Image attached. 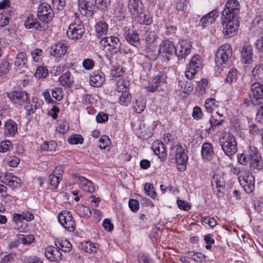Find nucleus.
Wrapping results in <instances>:
<instances>
[{
    "label": "nucleus",
    "instance_id": "nucleus-17",
    "mask_svg": "<svg viewBox=\"0 0 263 263\" xmlns=\"http://www.w3.org/2000/svg\"><path fill=\"white\" fill-rule=\"evenodd\" d=\"M28 59L26 53L23 51H20L16 54L14 61V66L16 70H24L27 68Z\"/></svg>",
    "mask_w": 263,
    "mask_h": 263
},
{
    "label": "nucleus",
    "instance_id": "nucleus-12",
    "mask_svg": "<svg viewBox=\"0 0 263 263\" xmlns=\"http://www.w3.org/2000/svg\"><path fill=\"white\" fill-rule=\"evenodd\" d=\"M58 220L60 223L65 229L69 232H73L75 230L76 223L71 213L67 210L62 211L58 216Z\"/></svg>",
    "mask_w": 263,
    "mask_h": 263
},
{
    "label": "nucleus",
    "instance_id": "nucleus-8",
    "mask_svg": "<svg viewBox=\"0 0 263 263\" xmlns=\"http://www.w3.org/2000/svg\"><path fill=\"white\" fill-rule=\"evenodd\" d=\"M240 184L247 193H251L254 190V177L249 170H244L238 176Z\"/></svg>",
    "mask_w": 263,
    "mask_h": 263
},
{
    "label": "nucleus",
    "instance_id": "nucleus-3",
    "mask_svg": "<svg viewBox=\"0 0 263 263\" xmlns=\"http://www.w3.org/2000/svg\"><path fill=\"white\" fill-rule=\"evenodd\" d=\"M219 142L223 152L227 156H232L237 152V143L232 134H225L219 139Z\"/></svg>",
    "mask_w": 263,
    "mask_h": 263
},
{
    "label": "nucleus",
    "instance_id": "nucleus-4",
    "mask_svg": "<svg viewBox=\"0 0 263 263\" xmlns=\"http://www.w3.org/2000/svg\"><path fill=\"white\" fill-rule=\"evenodd\" d=\"M170 156L172 159L175 157L176 163L178 164V168L180 171L185 170L188 157L185 148L181 145H176L172 148Z\"/></svg>",
    "mask_w": 263,
    "mask_h": 263
},
{
    "label": "nucleus",
    "instance_id": "nucleus-24",
    "mask_svg": "<svg viewBox=\"0 0 263 263\" xmlns=\"http://www.w3.org/2000/svg\"><path fill=\"white\" fill-rule=\"evenodd\" d=\"M142 8L141 0H129L128 8L132 15L137 16L142 11Z\"/></svg>",
    "mask_w": 263,
    "mask_h": 263
},
{
    "label": "nucleus",
    "instance_id": "nucleus-50",
    "mask_svg": "<svg viewBox=\"0 0 263 263\" xmlns=\"http://www.w3.org/2000/svg\"><path fill=\"white\" fill-rule=\"evenodd\" d=\"M146 107L145 101L142 99L137 100L134 105V109L136 112L141 113Z\"/></svg>",
    "mask_w": 263,
    "mask_h": 263
},
{
    "label": "nucleus",
    "instance_id": "nucleus-38",
    "mask_svg": "<svg viewBox=\"0 0 263 263\" xmlns=\"http://www.w3.org/2000/svg\"><path fill=\"white\" fill-rule=\"evenodd\" d=\"M211 183L213 187L220 189L224 186V181L223 178L220 174H214L211 180Z\"/></svg>",
    "mask_w": 263,
    "mask_h": 263
},
{
    "label": "nucleus",
    "instance_id": "nucleus-2",
    "mask_svg": "<svg viewBox=\"0 0 263 263\" xmlns=\"http://www.w3.org/2000/svg\"><path fill=\"white\" fill-rule=\"evenodd\" d=\"M100 43L102 49L108 56L121 53V43L117 37L104 36Z\"/></svg>",
    "mask_w": 263,
    "mask_h": 263
},
{
    "label": "nucleus",
    "instance_id": "nucleus-56",
    "mask_svg": "<svg viewBox=\"0 0 263 263\" xmlns=\"http://www.w3.org/2000/svg\"><path fill=\"white\" fill-rule=\"evenodd\" d=\"M13 144L9 140H6L0 143V153H5L12 149Z\"/></svg>",
    "mask_w": 263,
    "mask_h": 263
},
{
    "label": "nucleus",
    "instance_id": "nucleus-13",
    "mask_svg": "<svg viewBox=\"0 0 263 263\" xmlns=\"http://www.w3.org/2000/svg\"><path fill=\"white\" fill-rule=\"evenodd\" d=\"M37 15L41 21L47 25V23L52 20L54 12L50 5L41 3L38 7Z\"/></svg>",
    "mask_w": 263,
    "mask_h": 263
},
{
    "label": "nucleus",
    "instance_id": "nucleus-44",
    "mask_svg": "<svg viewBox=\"0 0 263 263\" xmlns=\"http://www.w3.org/2000/svg\"><path fill=\"white\" fill-rule=\"evenodd\" d=\"M34 219L33 215L28 212L23 213L22 214L15 213L14 214V219L16 221L25 220L27 221H31Z\"/></svg>",
    "mask_w": 263,
    "mask_h": 263
},
{
    "label": "nucleus",
    "instance_id": "nucleus-52",
    "mask_svg": "<svg viewBox=\"0 0 263 263\" xmlns=\"http://www.w3.org/2000/svg\"><path fill=\"white\" fill-rule=\"evenodd\" d=\"M130 95L128 91L125 92L121 95L119 102L122 106H127L130 103Z\"/></svg>",
    "mask_w": 263,
    "mask_h": 263
},
{
    "label": "nucleus",
    "instance_id": "nucleus-16",
    "mask_svg": "<svg viewBox=\"0 0 263 263\" xmlns=\"http://www.w3.org/2000/svg\"><path fill=\"white\" fill-rule=\"evenodd\" d=\"M2 182L12 188H20L22 186L21 179L16 177L11 173H6Z\"/></svg>",
    "mask_w": 263,
    "mask_h": 263
},
{
    "label": "nucleus",
    "instance_id": "nucleus-41",
    "mask_svg": "<svg viewBox=\"0 0 263 263\" xmlns=\"http://www.w3.org/2000/svg\"><path fill=\"white\" fill-rule=\"evenodd\" d=\"M83 247L85 252L93 254L97 253L99 247V245L88 241L85 242Z\"/></svg>",
    "mask_w": 263,
    "mask_h": 263
},
{
    "label": "nucleus",
    "instance_id": "nucleus-9",
    "mask_svg": "<svg viewBox=\"0 0 263 263\" xmlns=\"http://www.w3.org/2000/svg\"><path fill=\"white\" fill-rule=\"evenodd\" d=\"M250 98L251 102L255 106L263 104V84L259 82L252 84Z\"/></svg>",
    "mask_w": 263,
    "mask_h": 263
},
{
    "label": "nucleus",
    "instance_id": "nucleus-45",
    "mask_svg": "<svg viewBox=\"0 0 263 263\" xmlns=\"http://www.w3.org/2000/svg\"><path fill=\"white\" fill-rule=\"evenodd\" d=\"M179 85L180 91L184 93H189L193 89L191 83L187 81H180Z\"/></svg>",
    "mask_w": 263,
    "mask_h": 263
},
{
    "label": "nucleus",
    "instance_id": "nucleus-25",
    "mask_svg": "<svg viewBox=\"0 0 263 263\" xmlns=\"http://www.w3.org/2000/svg\"><path fill=\"white\" fill-rule=\"evenodd\" d=\"M17 124L12 120L5 122L4 134L6 137H14L17 133Z\"/></svg>",
    "mask_w": 263,
    "mask_h": 263
},
{
    "label": "nucleus",
    "instance_id": "nucleus-54",
    "mask_svg": "<svg viewBox=\"0 0 263 263\" xmlns=\"http://www.w3.org/2000/svg\"><path fill=\"white\" fill-rule=\"evenodd\" d=\"M158 36L155 31H146L145 34V40L147 44H151L155 42Z\"/></svg>",
    "mask_w": 263,
    "mask_h": 263
},
{
    "label": "nucleus",
    "instance_id": "nucleus-29",
    "mask_svg": "<svg viewBox=\"0 0 263 263\" xmlns=\"http://www.w3.org/2000/svg\"><path fill=\"white\" fill-rule=\"evenodd\" d=\"M124 35L126 40L129 43L137 46L139 43V35L137 31L130 29H125Z\"/></svg>",
    "mask_w": 263,
    "mask_h": 263
},
{
    "label": "nucleus",
    "instance_id": "nucleus-21",
    "mask_svg": "<svg viewBox=\"0 0 263 263\" xmlns=\"http://www.w3.org/2000/svg\"><path fill=\"white\" fill-rule=\"evenodd\" d=\"M105 81V76L101 71H96L92 72L89 77L90 84L93 87H100Z\"/></svg>",
    "mask_w": 263,
    "mask_h": 263
},
{
    "label": "nucleus",
    "instance_id": "nucleus-11",
    "mask_svg": "<svg viewBox=\"0 0 263 263\" xmlns=\"http://www.w3.org/2000/svg\"><path fill=\"white\" fill-rule=\"evenodd\" d=\"M7 97L10 101L16 106L23 105L27 101H30L28 93L21 90H15L7 92Z\"/></svg>",
    "mask_w": 263,
    "mask_h": 263
},
{
    "label": "nucleus",
    "instance_id": "nucleus-64",
    "mask_svg": "<svg viewBox=\"0 0 263 263\" xmlns=\"http://www.w3.org/2000/svg\"><path fill=\"white\" fill-rule=\"evenodd\" d=\"M16 256L14 253L5 255L2 259L1 263H13Z\"/></svg>",
    "mask_w": 263,
    "mask_h": 263
},
{
    "label": "nucleus",
    "instance_id": "nucleus-26",
    "mask_svg": "<svg viewBox=\"0 0 263 263\" xmlns=\"http://www.w3.org/2000/svg\"><path fill=\"white\" fill-rule=\"evenodd\" d=\"M241 62L243 64H250L252 61L253 50L250 45L244 46L241 50Z\"/></svg>",
    "mask_w": 263,
    "mask_h": 263
},
{
    "label": "nucleus",
    "instance_id": "nucleus-7",
    "mask_svg": "<svg viewBox=\"0 0 263 263\" xmlns=\"http://www.w3.org/2000/svg\"><path fill=\"white\" fill-rule=\"evenodd\" d=\"M223 33L224 36L231 37L234 36L237 32L239 26L238 19L222 17Z\"/></svg>",
    "mask_w": 263,
    "mask_h": 263
},
{
    "label": "nucleus",
    "instance_id": "nucleus-59",
    "mask_svg": "<svg viewBox=\"0 0 263 263\" xmlns=\"http://www.w3.org/2000/svg\"><path fill=\"white\" fill-rule=\"evenodd\" d=\"M60 180L61 179L59 178L58 176L52 174H50L49 176V183L53 189H55L58 187Z\"/></svg>",
    "mask_w": 263,
    "mask_h": 263
},
{
    "label": "nucleus",
    "instance_id": "nucleus-51",
    "mask_svg": "<svg viewBox=\"0 0 263 263\" xmlns=\"http://www.w3.org/2000/svg\"><path fill=\"white\" fill-rule=\"evenodd\" d=\"M48 71L44 66H40L37 68L34 76L37 79L44 78L47 76Z\"/></svg>",
    "mask_w": 263,
    "mask_h": 263
},
{
    "label": "nucleus",
    "instance_id": "nucleus-62",
    "mask_svg": "<svg viewBox=\"0 0 263 263\" xmlns=\"http://www.w3.org/2000/svg\"><path fill=\"white\" fill-rule=\"evenodd\" d=\"M7 164L12 167H16L20 162V159L14 156H8L6 159Z\"/></svg>",
    "mask_w": 263,
    "mask_h": 263
},
{
    "label": "nucleus",
    "instance_id": "nucleus-20",
    "mask_svg": "<svg viewBox=\"0 0 263 263\" xmlns=\"http://www.w3.org/2000/svg\"><path fill=\"white\" fill-rule=\"evenodd\" d=\"M67 49L68 46L66 43L59 42L51 47L50 52L54 57H61L66 53Z\"/></svg>",
    "mask_w": 263,
    "mask_h": 263
},
{
    "label": "nucleus",
    "instance_id": "nucleus-36",
    "mask_svg": "<svg viewBox=\"0 0 263 263\" xmlns=\"http://www.w3.org/2000/svg\"><path fill=\"white\" fill-rule=\"evenodd\" d=\"M252 76L255 80L263 82V64L256 65L252 70Z\"/></svg>",
    "mask_w": 263,
    "mask_h": 263
},
{
    "label": "nucleus",
    "instance_id": "nucleus-53",
    "mask_svg": "<svg viewBox=\"0 0 263 263\" xmlns=\"http://www.w3.org/2000/svg\"><path fill=\"white\" fill-rule=\"evenodd\" d=\"M10 16L9 13L6 11H3L0 12V27H4L8 24Z\"/></svg>",
    "mask_w": 263,
    "mask_h": 263
},
{
    "label": "nucleus",
    "instance_id": "nucleus-57",
    "mask_svg": "<svg viewBox=\"0 0 263 263\" xmlns=\"http://www.w3.org/2000/svg\"><path fill=\"white\" fill-rule=\"evenodd\" d=\"M189 256L191 259H192L196 262H200L204 258V255L199 252H195L193 251L189 252Z\"/></svg>",
    "mask_w": 263,
    "mask_h": 263
},
{
    "label": "nucleus",
    "instance_id": "nucleus-22",
    "mask_svg": "<svg viewBox=\"0 0 263 263\" xmlns=\"http://www.w3.org/2000/svg\"><path fill=\"white\" fill-rule=\"evenodd\" d=\"M45 255L47 258L51 261H58L61 259L62 254L55 247H48L45 251Z\"/></svg>",
    "mask_w": 263,
    "mask_h": 263
},
{
    "label": "nucleus",
    "instance_id": "nucleus-28",
    "mask_svg": "<svg viewBox=\"0 0 263 263\" xmlns=\"http://www.w3.org/2000/svg\"><path fill=\"white\" fill-rule=\"evenodd\" d=\"M152 148L154 153L160 158H166V149L164 144L158 140L153 142Z\"/></svg>",
    "mask_w": 263,
    "mask_h": 263
},
{
    "label": "nucleus",
    "instance_id": "nucleus-18",
    "mask_svg": "<svg viewBox=\"0 0 263 263\" xmlns=\"http://www.w3.org/2000/svg\"><path fill=\"white\" fill-rule=\"evenodd\" d=\"M25 27L29 29L34 28L36 30H45L48 26L47 24L40 23L32 14H29L24 24Z\"/></svg>",
    "mask_w": 263,
    "mask_h": 263
},
{
    "label": "nucleus",
    "instance_id": "nucleus-30",
    "mask_svg": "<svg viewBox=\"0 0 263 263\" xmlns=\"http://www.w3.org/2000/svg\"><path fill=\"white\" fill-rule=\"evenodd\" d=\"M96 34L99 37L103 38L106 35L108 31V26L107 24L104 21L98 22L95 26Z\"/></svg>",
    "mask_w": 263,
    "mask_h": 263
},
{
    "label": "nucleus",
    "instance_id": "nucleus-40",
    "mask_svg": "<svg viewBox=\"0 0 263 263\" xmlns=\"http://www.w3.org/2000/svg\"><path fill=\"white\" fill-rule=\"evenodd\" d=\"M76 212L80 217H89L91 215L90 209L83 204L78 205L76 208Z\"/></svg>",
    "mask_w": 263,
    "mask_h": 263
},
{
    "label": "nucleus",
    "instance_id": "nucleus-32",
    "mask_svg": "<svg viewBox=\"0 0 263 263\" xmlns=\"http://www.w3.org/2000/svg\"><path fill=\"white\" fill-rule=\"evenodd\" d=\"M137 21L141 25H149L153 22V17L151 14L148 12H140L139 14L137 15Z\"/></svg>",
    "mask_w": 263,
    "mask_h": 263
},
{
    "label": "nucleus",
    "instance_id": "nucleus-10",
    "mask_svg": "<svg viewBox=\"0 0 263 263\" xmlns=\"http://www.w3.org/2000/svg\"><path fill=\"white\" fill-rule=\"evenodd\" d=\"M202 68L201 57L198 54L193 56L185 70V76L188 79H192L198 71L201 70Z\"/></svg>",
    "mask_w": 263,
    "mask_h": 263
},
{
    "label": "nucleus",
    "instance_id": "nucleus-1",
    "mask_svg": "<svg viewBox=\"0 0 263 263\" xmlns=\"http://www.w3.org/2000/svg\"><path fill=\"white\" fill-rule=\"evenodd\" d=\"M238 161L243 165H249L250 172L257 173L261 170L263 161L258 149L254 146H250L245 153L237 155Z\"/></svg>",
    "mask_w": 263,
    "mask_h": 263
},
{
    "label": "nucleus",
    "instance_id": "nucleus-37",
    "mask_svg": "<svg viewBox=\"0 0 263 263\" xmlns=\"http://www.w3.org/2000/svg\"><path fill=\"white\" fill-rule=\"evenodd\" d=\"M59 81L60 84L64 87H69L73 82L70 77V73L69 71H67L62 74L60 77Z\"/></svg>",
    "mask_w": 263,
    "mask_h": 263
},
{
    "label": "nucleus",
    "instance_id": "nucleus-19",
    "mask_svg": "<svg viewBox=\"0 0 263 263\" xmlns=\"http://www.w3.org/2000/svg\"><path fill=\"white\" fill-rule=\"evenodd\" d=\"M166 77V76L163 73H160L155 76L146 87L147 91L152 92L157 91L160 84L165 82Z\"/></svg>",
    "mask_w": 263,
    "mask_h": 263
},
{
    "label": "nucleus",
    "instance_id": "nucleus-47",
    "mask_svg": "<svg viewBox=\"0 0 263 263\" xmlns=\"http://www.w3.org/2000/svg\"><path fill=\"white\" fill-rule=\"evenodd\" d=\"M57 143L54 141H45L41 145V148L42 151L53 152L55 150Z\"/></svg>",
    "mask_w": 263,
    "mask_h": 263
},
{
    "label": "nucleus",
    "instance_id": "nucleus-34",
    "mask_svg": "<svg viewBox=\"0 0 263 263\" xmlns=\"http://www.w3.org/2000/svg\"><path fill=\"white\" fill-rule=\"evenodd\" d=\"M78 179L80 182L81 187L86 192L92 193L95 190V188L92 183L82 176H78Z\"/></svg>",
    "mask_w": 263,
    "mask_h": 263
},
{
    "label": "nucleus",
    "instance_id": "nucleus-35",
    "mask_svg": "<svg viewBox=\"0 0 263 263\" xmlns=\"http://www.w3.org/2000/svg\"><path fill=\"white\" fill-rule=\"evenodd\" d=\"M201 154L203 159L210 160L213 157L214 151L212 145L210 143H205L202 146Z\"/></svg>",
    "mask_w": 263,
    "mask_h": 263
},
{
    "label": "nucleus",
    "instance_id": "nucleus-6",
    "mask_svg": "<svg viewBox=\"0 0 263 263\" xmlns=\"http://www.w3.org/2000/svg\"><path fill=\"white\" fill-rule=\"evenodd\" d=\"M240 5L237 0H228L227 1L222 12V17L228 19H239Z\"/></svg>",
    "mask_w": 263,
    "mask_h": 263
},
{
    "label": "nucleus",
    "instance_id": "nucleus-49",
    "mask_svg": "<svg viewBox=\"0 0 263 263\" xmlns=\"http://www.w3.org/2000/svg\"><path fill=\"white\" fill-rule=\"evenodd\" d=\"M238 71L236 69L229 70L226 77V81L230 84L235 82L237 79Z\"/></svg>",
    "mask_w": 263,
    "mask_h": 263
},
{
    "label": "nucleus",
    "instance_id": "nucleus-60",
    "mask_svg": "<svg viewBox=\"0 0 263 263\" xmlns=\"http://www.w3.org/2000/svg\"><path fill=\"white\" fill-rule=\"evenodd\" d=\"M110 0H95V4L97 8L102 10H106L109 5Z\"/></svg>",
    "mask_w": 263,
    "mask_h": 263
},
{
    "label": "nucleus",
    "instance_id": "nucleus-42",
    "mask_svg": "<svg viewBox=\"0 0 263 263\" xmlns=\"http://www.w3.org/2000/svg\"><path fill=\"white\" fill-rule=\"evenodd\" d=\"M25 106V108L29 115L33 114L35 110L39 108L40 106V103L34 99L32 100L31 104H30L29 101H27Z\"/></svg>",
    "mask_w": 263,
    "mask_h": 263
},
{
    "label": "nucleus",
    "instance_id": "nucleus-14",
    "mask_svg": "<svg viewBox=\"0 0 263 263\" xmlns=\"http://www.w3.org/2000/svg\"><path fill=\"white\" fill-rule=\"evenodd\" d=\"M84 27L83 24L78 20L77 22H74L71 23L66 32L67 36L72 40H78L80 39L84 33Z\"/></svg>",
    "mask_w": 263,
    "mask_h": 263
},
{
    "label": "nucleus",
    "instance_id": "nucleus-58",
    "mask_svg": "<svg viewBox=\"0 0 263 263\" xmlns=\"http://www.w3.org/2000/svg\"><path fill=\"white\" fill-rule=\"evenodd\" d=\"M145 194L152 198H154L157 196V193L154 190L153 186L151 183H146L144 186Z\"/></svg>",
    "mask_w": 263,
    "mask_h": 263
},
{
    "label": "nucleus",
    "instance_id": "nucleus-31",
    "mask_svg": "<svg viewBox=\"0 0 263 263\" xmlns=\"http://www.w3.org/2000/svg\"><path fill=\"white\" fill-rule=\"evenodd\" d=\"M138 132L141 138L148 139L152 136V128L144 122L141 123L138 128Z\"/></svg>",
    "mask_w": 263,
    "mask_h": 263
},
{
    "label": "nucleus",
    "instance_id": "nucleus-46",
    "mask_svg": "<svg viewBox=\"0 0 263 263\" xmlns=\"http://www.w3.org/2000/svg\"><path fill=\"white\" fill-rule=\"evenodd\" d=\"M17 238H18L20 240V241L24 245L31 244L34 241V237L32 234H17Z\"/></svg>",
    "mask_w": 263,
    "mask_h": 263
},
{
    "label": "nucleus",
    "instance_id": "nucleus-63",
    "mask_svg": "<svg viewBox=\"0 0 263 263\" xmlns=\"http://www.w3.org/2000/svg\"><path fill=\"white\" fill-rule=\"evenodd\" d=\"M57 130L60 133H65L68 129L69 126L67 123L65 121H61L59 122L56 127Z\"/></svg>",
    "mask_w": 263,
    "mask_h": 263
},
{
    "label": "nucleus",
    "instance_id": "nucleus-61",
    "mask_svg": "<svg viewBox=\"0 0 263 263\" xmlns=\"http://www.w3.org/2000/svg\"><path fill=\"white\" fill-rule=\"evenodd\" d=\"M110 140L108 136L104 135L99 139V147L101 149H105L110 144Z\"/></svg>",
    "mask_w": 263,
    "mask_h": 263
},
{
    "label": "nucleus",
    "instance_id": "nucleus-15",
    "mask_svg": "<svg viewBox=\"0 0 263 263\" xmlns=\"http://www.w3.org/2000/svg\"><path fill=\"white\" fill-rule=\"evenodd\" d=\"M192 44L187 40H181L179 42L177 47H175V53L180 59H183L191 52Z\"/></svg>",
    "mask_w": 263,
    "mask_h": 263
},
{
    "label": "nucleus",
    "instance_id": "nucleus-55",
    "mask_svg": "<svg viewBox=\"0 0 263 263\" xmlns=\"http://www.w3.org/2000/svg\"><path fill=\"white\" fill-rule=\"evenodd\" d=\"M67 141L71 144H82L83 142V138L80 135L75 134L71 135Z\"/></svg>",
    "mask_w": 263,
    "mask_h": 263
},
{
    "label": "nucleus",
    "instance_id": "nucleus-43",
    "mask_svg": "<svg viewBox=\"0 0 263 263\" xmlns=\"http://www.w3.org/2000/svg\"><path fill=\"white\" fill-rule=\"evenodd\" d=\"M129 86V82L122 79H120L117 82V87L116 90L119 92H125L128 91Z\"/></svg>",
    "mask_w": 263,
    "mask_h": 263
},
{
    "label": "nucleus",
    "instance_id": "nucleus-5",
    "mask_svg": "<svg viewBox=\"0 0 263 263\" xmlns=\"http://www.w3.org/2000/svg\"><path fill=\"white\" fill-rule=\"evenodd\" d=\"M232 55V48L229 44L221 45L215 54V63L217 65L228 64Z\"/></svg>",
    "mask_w": 263,
    "mask_h": 263
},
{
    "label": "nucleus",
    "instance_id": "nucleus-39",
    "mask_svg": "<svg viewBox=\"0 0 263 263\" xmlns=\"http://www.w3.org/2000/svg\"><path fill=\"white\" fill-rule=\"evenodd\" d=\"M219 102L215 99H208L205 102V108L208 112H212L217 109Z\"/></svg>",
    "mask_w": 263,
    "mask_h": 263
},
{
    "label": "nucleus",
    "instance_id": "nucleus-48",
    "mask_svg": "<svg viewBox=\"0 0 263 263\" xmlns=\"http://www.w3.org/2000/svg\"><path fill=\"white\" fill-rule=\"evenodd\" d=\"M57 246L59 249L65 252H69L72 248L71 244L66 240L59 242Z\"/></svg>",
    "mask_w": 263,
    "mask_h": 263
},
{
    "label": "nucleus",
    "instance_id": "nucleus-23",
    "mask_svg": "<svg viewBox=\"0 0 263 263\" xmlns=\"http://www.w3.org/2000/svg\"><path fill=\"white\" fill-rule=\"evenodd\" d=\"M218 16V12L216 9H214L207 14L203 16L200 20L199 25L202 27H205L210 24H213L215 22L216 18Z\"/></svg>",
    "mask_w": 263,
    "mask_h": 263
},
{
    "label": "nucleus",
    "instance_id": "nucleus-33",
    "mask_svg": "<svg viewBox=\"0 0 263 263\" xmlns=\"http://www.w3.org/2000/svg\"><path fill=\"white\" fill-rule=\"evenodd\" d=\"M79 8L81 14L85 16H91L93 14L91 6L86 0L78 1Z\"/></svg>",
    "mask_w": 263,
    "mask_h": 263
},
{
    "label": "nucleus",
    "instance_id": "nucleus-27",
    "mask_svg": "<svg viewBox=\"0 0 263 263\" xmlns=\"http://www.w3.org/2000/svg\"><path fill=\"white\" fill-rule=\"evenodd\" d=\"M175 47L172 42L168 40H165L162 42L160 45L159 52L160 53H165L170 55H172L175 53Z\"/></svg>",
    "mask_w": 263,
    "mask_h": 263
}]
</instances>
